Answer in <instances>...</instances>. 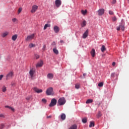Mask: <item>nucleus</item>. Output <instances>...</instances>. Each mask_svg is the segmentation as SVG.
I'll use <instances>...</instances> for the list:
<instances>
[{
    "label": "nucleus",
    "instance_id": "obj_1",
    "mask_svg": "<svg viewBox=\"0 0 129 129\" xmlns=\"http://www.w3.org/2000/svg\"><path fill=\"white\" fill-rule=\"evenodd\" d=\"M66 102V100L64 99V98L61 97V98H59V100H58L57 104L59 106H62V105H64Z\"/></svg>",
    "mask_w": 129,
    "mask_h": 129
},
{
    "label": "nucleus",
    "instance_id": "obj_2",
    "mask_svg": "<svg viewBox=\"0 0 129 129\" xmlns=\"http://www.w3.org/2000/svg\"><path fill=\"white\" fill-rule=\"evenodd\" d=\"M46 94H47V95H53V88L50 87L48 88L46 91Z\"/></svg>",
    "mask_w": 129,
    "mask_h": 129
},
{
    "label": "nucleus",
    "instance_id": "obj_3",
    "mask_svg": "<svg viewBox=\"0 0 129 129\" xmlns=\"http://www.w3.org/2000/svg\"><path fill=\"white\" fill-rule=\"evenodd\" d=\"M56 103H57V100L53 98L51 99V102H50V104L49 105V106L50 107H54V106L56 105Z\"/></svg>",
    "mask_w": 129,
    "mask_h": 129
},
{
    "label": "nucleus",
    "instance_id": "obj_4",
    "mask_svg": "<svg viewBox=\"0 0 129 129\" xmlns=\"http://www.w3.org/2000/svg\"><path fill=\"white\" fill-rule=\"evenodd\" d=\"M13 77H14V72H10L6 76V80H9L10 79H11V78H13Z\"/></svg>",
    "mask_w": 129,
    "mask_h": 129
},
{
    "label": "nucleus",
    "instance_id": "obj_5",
    "mask_svg": "<svg viewBox=\"0 0 129 129\" xmlns=\"http://www.w3.org/2000/svg\"><path fill=\"white\" fill-rule=\"evenodd\" d=\"M120 29L122 31L124 30L125 28L124 23H121V24H120L118 27H117V30L118 31H119Z\"/></svg>",
    "mask_w": 129,
    "mask_h": 129
},
{
    "label": "nucleus",
    "instance_id": "obj_6",
    "mask_svg": "<svg viewBox=\"0 0 129 129\" xmlns=\"http://www.w3.org/2000/svg\"><path fill=\"white\" fill-rule=\"evenodd\" d=\"M104 12H105V10H104V9H99L97 12H98V15L99 16H102L104 14Z\"/></svg>",
    "mask_w": 129,
    "mask_h": 129
},
{
    "label": "nucleus",
    "instance_id": "obj_7",
    "mask_svg": "<svg viewBox=\"0 0 129 129\" xmlns=\"http://www.w3.org/2000/svg\"><path fill=\"white\" fill-rule=\"evenodd\" d=\"M36 72V71L31 69L29 71V74L30 75L31 78H33L34 77V74H35V73Z\"/></svg>",
    "mask_w": 129,
    "mask_h": 129
},
{
    "label": "nucleus",
    "instance_id": "obj_8",
    "mask_svg": "<svg viewBox=\"0 0 129 129\" xmlns=\"http://www.w3.org/2000/svg\"><path fill=\"white\" fill-rule=\"evenodd\" d=\"M34 37H35V34H32L31 35L28 36L26 40L27 41H31L32 39H34Z\"/></svg>",
    "mask_w": 129,
    "mask_h": 129
},
{
    "label": "nucleus",
    "instance_id": "obj_9",
    "mask_svg": "<svg viewBox=\"0 0 129 129\" xmlns=\"http://www.w3.org/2000/svg\"><path fill=\"white\" fill-rule=\"evenodd\" d=\"M37 9H38V6H37L36 5H34L32 7V9L31 11V12L32 13H34L36 12V11H37Z\"/></svg>",
    "mask_w": 129,
    "mask_h": 129
},
{
    "label": "nucleus",
    "instance_id": "obj_10",
    "mask_svg": "<svg viewBox=\"0 0 129 129\" xmlns=\"http://www.w3.org/2000/svg\"><path fill=\"white\" fill-rule=\"evenodd\" d=\"M55 3V6L57 8H58L61 4V2L60 0H56Z\"/></svg>",
    "mask_w": 129,
    "mask_h": 129
},
{
    "label": "nucleus",
    "instance_id": "obj_11",
    "mask_svg": "<svg viewBox=\"0 0 129 129\" xmlns=\"http://www.w3.org/2000/svg\"><path fill=\"white\" fill-rule=\"evenodd\" d=\"M88 33H89V31L88 30H87L86 32L83 34V35L82 36L83 38L84 39L86 38L88 36Z\"/></svg>",
    "mask_w": 129,
    "mask_h": 129
},
{
    "label": "nucleus",
    "instance_id": "obj_12",
    "mask_svg": "<svg viewBox=\"0 0 129 129\" xmlns=\"http://www.w3.org/2000/svg\"><path fill=\"white\" fill-rule=\"evenodd\" d=\"M33 90L35 91V92H37V93H41L42 92V90L41 89H38L36 87H34L33 88Z\"/></svg>",
    "mask_w": 129,
    "mask_h": 129
},
{
    "label": "nucleus",
    "instance_id": "obj_13",
    "mask_svg": "<svg viewBox=\"0 0 129 129\" xmlns=\"http://www.w3.org/2000/svg\"><path fill=\"white\" fill-rule=\"evenodd\" d=\"M53 30L55 33H58L59 31V28L57 26H54L53 28Z\"/></svg>",
    "mask_w": 129,
    "mask_h": 129
},
{
    "label": "nucleus",
    "instance_id": "obj_14",
    "mask_svg": "<svg viewBox=\"0 0 129 129\" xmlns=\"http://www.w3.org/2000/svg\"><path fill=\"white\" fill-rule=\"evenodd\" d=\"M6 108H9V109H10L13 111V112H15V108L14 107H11L10 106H5Z\"/></svg>",
    "mask_w": 129,
    "mask_h": 129
},
{
    "label": "nucleus",
    "instance_id": "obj_15",
    "mask_svg": "<svg viewBox=\"0 0 129 129\" xmlns=\"http://www.w3.org/2000/svg\"><path fill=\"white\" fill-rule=\"evenodd\" d=\"M8 35H9V32H4L2 34V37L3 38H6V37H7V36H8Z\"/></svg>",
    "mask_w": 129,
    "mask_h": 129
},
{
    "label": "nucleus",
    "instance_id": "obj_16",
    "mask_svg": "<svg viewBox=\"0 0 129 129\" xmlns=\"http://www.w3.org/2000/svg\"><path fill=\"white\" fill-rule=\"evenodd\" d=\"M47 77V78H48V79H52L53 77V75L52 74L49 73V74H48Z\"/></svg>",
    "mask_w": 129,
    "mask_h": 129
},
{
    "label": "nucleus",
    "instance_id": "obj_17",
    "mask_svg": "<svg viewBox=\"0 0 129 129\" xmlns=\"http://www.w3.org/2000/svg\"><path fill=\"white\" fill-rule=\"evenodd\" d=\"M66 116L65 114L62 113L60 115V118L62 120H64L66 119Z\"/></svg>",
    "mask_w": 129,
    "mask_h": 129
},
{
    "label": "nucleus",
    "instance_id": "obj_18",
    "mask_svg": "<svg viewBox=\"0 0 129 129\" xmlns=\"http://www.w3.org/2000/svg\"><path fill=\"white\" fill-rule=\"evenodd\" d=\"M43 64V62L42 60H41L40 62L36 64V67H41Z\"/></svg>",
    "mask_w": 129,
    "mask_h": 129
},
{
    "label": "nucleus",
    "instance_id": "obj_19",
    "mask_svg": "<svg viewBox=\"0 0 129 129\" xmlns=\"http://www.w3.org/2000/svg\"><path fill=\"white\" fill-rule=\"evenodd\" d=\"M78 126L77 124L72 125L69 129H77Z\"/></svg>",
    "mask_w": 129,
    "mask_h": 129
},
{
    "label": "nucleus",
    "instance_id": "obj_20",
    "mask_svg": "<svg viewBox=\"0 0 129 129\" xmlns=\"http://www.w3.org/2000/svg\"><path fill=\"white\" fill-rule=\"evenodd\" d=\"M93 100L91 99H88L86 102V104H91L93 102Z\"/></svg>",
    "mask_w": 129,
    "mask_h": 129
},
{
    "label": "nucleus",
    "instance_id": "obj_21",
    "mask_svg": "<svg viewBox=\"0 0 129 129\" xmlns=\"http://www.w3.org/2000/svg\"><path fill=\"white\" fill-rule=\"evenodd\" d=\"M91 54L92 57H94L95 55V50L94 49H92V51H91Z\"/></svg>",
    "mask_w": 129,
    "mask_h": 129
},
{
    "label": "nucleus",
    "instance_id": "obj_22",
    "mask_svg": "<svg viewBox=\"0 0 129 129\" xmlns=\"http://www.w3.org/2000/svg\"><path fill=\"white\" fill-rule=\"evenodd\" d=\"M53 52H54L55 54H58V50L56 49V47H55V48H54L53 49Z\"/></svg>",
    "mask_w": 129,
    "mask_h": 129
},
{
    "label": "nucleus",
    "instance_id": "obj_23",
    "mask_svg": "<svg viewBox=\"0 0 129 129\" xmlns=\"http://www.w3.org/2000/svg\"><path fill=\"white\" fill-rule=\"evenodd\" d=\"M81 13L83 15H85L87 14L88 11L86 10H85V11L82 10L81 11Z\"/></svg>",
    "mask_w": 129,
    "mask_h": 129
},
{
    "label": "nucleus",
    "instance_id": "obj_24",
    "mask_svg": "<svg viewBox=\"0 0 129 129\" xmlns=\"http://www.w3.org/2000/svg\"><path fill=\"white\" fill-rule=\"evenodd\" d=\"M90 123L89 125L90 128L92 127H94V122L93 121H90Z\"/></svg>",
    "mask_w": 129,
    "mask_h": 129
},
{
    "label": "nucleus",
    "instance_id": "obj_25",
    "mask_svg": "<svg viewBox=\"0 0 129 129\" xmlns=\"http://www.w3.org/2000/svg\"><path fill=\"white\" fill-rule=\"evenodd\" d=\"M12 40H13V41H16V40H17V35L16 34H15L12 36Z\"/></svg>",
    "mask_w": 129,
    "mask_h": 129
},
{
    "label": "nucleus",
    "instance_id": "obj_26",
    "mask_svg": "<svg viewBox=\"0 0 129 129\" xmlns=\"http://www.w3.org/2000/svg\"><path fill=\"white\" fill-rule=\"evenodd\" d=\"M50 26V25L49 24H46L44 26V28H43V29L44 30H45L46 29V28L47 27H49Z\"/></svg>",
    "mask_w": 129,
    "mask_h": 129
},
{
    "label": "nucleus",
    "instance_id": "obj_27",
    "mask_svg": "<svg viewBox=\"0 0 129 129\" xmlns=\"http://www.w3.org/2000/svg\"><path fill=\"white\" fill-rule=\"evenodd\" d=\"M35 46H36V45H35L33 43H30V44H29L28 47L31 48L35 47Z\"/></svg>",
    "mask_w": 129,
    "mask_h": 129
},
{
    "label": "nucleus",
    "instance_id": "obj_28",
    "mask_svg": "<svg viewBox=\"0 0 129 129\" xmlns=\"http://www.w3.org/2000/svg\"><path fill=\"white\" fill-rule=\"evenodd\" d=\"M115 76V73H111V78L112 79H114Z\"/></svg>",
    "mask_w": 129,
    "mask_h": 129
},
{
    "label": "nucleus",
    "instance_id": "obj_29",
    "mask_svg": "<svg viewBox=\"0 0 129 129\" xmlns=\"http://www.w3.org/2000/svg\"><path fill=\"white\" fill-rule=\"evenodd\" d=\"M86 25V21L85 20L83 21L82 24H81L82 27H84V26H85Z\"/></svg>",
    "mask_w": 129,
    "mask_h": 129
},
{
    "label": "nucleus",
    "instance_id": "obj_30",
    "mask_svg": "<svg viewBox=\"0 0 129 129\" xmlns=\"http://www.w3.org/2000/svg\"><path fill=\"white\" fill-rule=\"evenodd\" d=\"M101 50L102 52H104L106 50V48L104 45H102V47L101 48Z\"/></svg>",
    "mask_w": 129,
    "mask_h": 129
},
{
    "label": "nucleus",
    "instance_id": "obj_31",
    "mask_svg": "<svg viewBox=\"0 0 129 129\" xmlns=\"http://www.w3.org/2000/svg\"><path fill=\"white\" fill-rule=\"evenodd\" d=\"M2 90L3 92H6L7 91V87L3 86L2 88Z\"/></svg>",
    "mask_w": 129,
    "mask_h": 129
},
{
    "label": "nucleus",
    "instance_id": "obj_32",
    "mask_svg": "<svg viewBox=\"0 0 129 129\" xmlns=\"http://www.w3.org/2000/svg\"><path fill=\"white\" fill-rule=\"evenodd\" d=\"M75 88H76V89H79L80 88V84H76L75 85Z\"/></svg>",
    "mask_w": 129,
    "mask_h": 129
},
{
    "label": "nucleus",
    "instance_id": "obj_33",
    "mask_svg": "<svg viewBox=\"0 0 129 129\" xmlns=\"http://www.w3.org/2000/svg\"><path fill=\"white\" fill-rule=\"evenodd\" d=\"M82 122L84 123H86L87 122V118L85 117V118H83Z\"/></svg>",
    "mask_w": 129,
    "mask_h": 129
},
{
    "label": "nucleus",
    "instance_id": "obj_34",
    "mask_svg": "<svg viewBox=\"0 0 129 129\" xmlns=\"http://www.w3.org/2000/svg\"><path fill=\"white\" fill-rule=\"evenodd\" d=\"M5 128V124L2 123L0 125V129H3Z\"/></svg>",
    "mask_w": 129,
    "mask_h": 129
},
{
    "label": "nucleus",
    "instance_id": "obj_35",
    "mask_svg": "<svg viewBox=\"0 0 129 129\" xmlns=\"http://www.w3.org/2000/svg\"><path fill=\"white\" fill-rule=\"evenodd\" d=\"M22 11H23V9H22V8H20L18 9V14L21 13V12H22Z\"/></svg>",
    "mask_w": 129,
    "mask_h": 129
},
{
    "label": "nucleus",
    "instance_id": "obj_36",
    "mask_svg": "<svg viewBox=\"0 0 129 129\" xmlns=\"http://www.w3.org/2000/svg\"><path fill=\"white\" fill-rule=\"evenodd\" d=\"M103 85V82H101V83L98 84V86L99 87H102Z\"/></svg>",
    "mask_w": 129,
    "mask_h": 129
},
{
    "label": "nucleus",
    "instance_id": "obj_37",
    "mask_svg": "<svg viewBox=\"0 0 129 129\" xmlns=\"http://www.w3.org/2000/svg\"><path fill=\"white\" fill-rule=\"evenodd\" d=\"M112 19L113 22L116 21L117 20V19L115 17H112Z\"/></svg>",
    "mask_w": 129,
    "mask_h": 129
},
{
    "label": "nucleus",
    "instance_id": "obj_38",
    "mask_svg": "<svg viewBox=\"0 0 129 129\" xmlns=\"http://www.w3.org/2000/svg\"><path fill=\"white\" fill-rule=\"evenodd\" d=\"M46 45H44L42 49L44 51L45 49H46Z\"/></svg>",
    "mask_w": 129,
    "mask_h": 129
},
{
    "label": "nucleus",
    "instance_id": "obj_39",
    "mask_svg": "<svg viewBox=\"0 0 129 129\" xmlns=\"http://www.w3.org/2000/svg\"><path fill=\"white\" fill-rule=\"evenodd\" d=\"M35 57L36 59H38L39 58V55L37 54H35Z\"/></svg>",
    "mask_w": 129,
    "mask_h": 129
},
{
    "label": "nucleus",
    "instance_id": "obj_40",
    "mask_svg": "<svg viewBox=\"0 0 129 129\" xmlns=\"http://www.w3.org/2000/svg\"><path fill=\"white\" fill-rule=\"evenodd\" d=\"M101 115H102V114H101V112H99V113L98 114V115H97V117H101Z\"/></svg>",
    "mask_w": 129,
    "mask_h": 129
},
{
    "label": "nucleus",
    "instance_id": "obj_41",
    "mask_svg": "<svg viewBox=\"0 0 129 129\" xmlns=\"http://www.w3.org/2000/svg\"><path fill=\"white\" fill-rule=\"evenodd\" d=\"M42 101L43 103H46L47 101L45 99H42Z\"/></svg>",
    "mask_w": 129,
    "mask_h": 129
},
{
    "label": "nucleus",
    "instance_id": "obj_42",
    "mask_svg": "<svg viewBox=\"0 0 129 129\" xmlns=\"http://www.w3.org/2000/svg\"><path fill=\"white\" fill-rule=\"evenodd\" d=\"M0 117H3V118H5V115H4V114H0Z\"/></svg>",
    "mask_w": 129,
    "mask_h": 129
},
{
    "label": "nucleus",
    "instance_id": "obj_43",
    "mask_svg": "<svg viewBox=\"0 0 129 129\" xmlns=\"http://www.w3.org/2000/svg\"><path fill=\"white\" fill-rule=\"evenodd\" d=\"M16 21H17V19L14 18L12 19V22H13V23H15Z\"/></svg>",
    "mask_w": 129,
    "mask_h": 129
},
{
    "label": "nucleus",
    "instance_id": "obj_44",
    "mask_svg": "<svg viewBox=\"0 0 129 129\" xmlns=\"http://www.w3.org/2000/svg\"><path fill=\"white\" fill-rule=\"evenodd\" d=\"M109 14L110 15H113V12L112 11H109Z\"/></svg>",
    "mask_w": 129,
    "mask_h": 129
},
{
    "label": "nucleus",
    "instance_id": "obj_45",
    "mask_svg": "<svg viewBox=\"0 0 129 129\" xmlns=\"http://www.w3.org/2000/svg\"><path fill=\"white\" fill-rule=\"evenodd\" d=\"M26 100H30L31 99V97H27L26 98Z\"/></svg>",
    "mask_w": 129,
    "mask_h": 129
},
{
    "label": "nucleus",
    "instance_id": "obj_46",
    "mask_svg": "<svg viewBox=\"0 0 129 129\" xmlns=\"http://www.w3.org/2000/svg\"><path fill=\"white\" fill-rule=\"evenodd\" d=\"M3 77H4V75H0V80H2V79H3Z\"/></svg>",
    "mask_w": 129,
    "mask_h": 129
},
{
    "label": "nucleus",
    "instance_id": "obj_47",
    "mask_svg": "<svg viewBox=\"0 0 129 129\" xmlns=\"http://www.w3.org/2000/svg\"><path fill=\"white\" fill-rule=\"evenodd\" d=\"M116 0H113L112 3L113 4H115L116 3Z\"/></svg>",
    "mask_w": 129,
    "mask_h": 129
},
{
    "label": "nucleus",
    "instance_id": "obj_48",
    "mask_svg": "<svg viewBox=\"0 0 129 129\" xmlns=\"http://www.w3.org/2000/svg\"><path fill=\"white\" fill-rule=\"evenodd\" d=\"M115 64H116L115 62L114 61L112 62V66H115Z\"/></svg>",
    "mask_w": 129,
    "mask_h": 129
},
{
    "label": "nucleus",
    "instance_id": "obj_49",
    "mask_svg": "<svg viewBox=\"0 0 129 129\" xmlns=\"http://www.w3.org/2000/svg\"><path fill=\"white\" fill-rule=\"evenodd\" d=\"M15 85H16V83H14V82H12V86H15Z\"/></svg>",
    "mask_w": 129,
    "mask_h": 129
},
{
    "label": "nucleus",
    "instance_id": "obj_50",
    "mask_svg": "<svg viewBox=\"0 0 129 129\" xmlns=\"http://www.w3.org/2000/svg\"><path fill=\"white\" fill-rule=\"evenodd\" d=\"M60 42L61 43H64V41H63V40H61L60 41Z\"/></svg>",
    "mask_w": 129,
    "mask_h": 129
},
{
    "label": "nucleus",
    "instance_id": "obj_51",
    "mask_svg": "<svg viewBox=\"0 0 129 129\" xmlns=\"http://www.w3.org/2000/svg\"><path fill=\"white\" fill-rule=\"evenodd\" d=\"M52 45H55V42H53L52 43Z\"/></svg>",
    "mask_w": 129,
    "mask_h": 129
},
{
    "label": "nucleus",
    "instance_id": "obj_52",
    "mask_svg": "<svg viewBox=\"0 0 129 129\" xmlns=\"http://www.w3.org/2000/svg\"><path fill=\"white\" fill-rule=\"evenodd\" d=\"M51 117V116H48L47 117V118H50Z\"/></svg>",
    "mask_w": 129,
    "mask_h": 129
},
{
    "label": "nucleus",
    "instance_id": "obj_53",
    "mask_svg": "<svg viewBox=\"0 0 129 129\" xmlns=\"http://www.w3.org/2000/svg\"><path fill=\"white\" fill-rule=\"evenodd\" d=\"M86 74H83V76L84 77L86 76Z\"/></svg>",
    "mask_w": 129,
    "mask_h": 129
},
{
    "label": "nucleus",
    "instance_id": "obj_54",
    "mask_svg": "<svg viewBox=\"0 0 129 129\" xmlns=\"http://www.w3.org/2000/svg\"><path fill=\"white\" fill-rule=\"evenodd\" d=\"M0 58H1V56H0Z\"/></svg>",
    "mask_w": 129,
    "mask_h": 129
}]
</instances>
